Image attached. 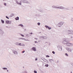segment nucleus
Listing matches in <instances>:
<instances>
[{"label": "nucleus", "mask_w": 73, "mask_h": 73, "mask_svg": "<svg viewBox=\"0 0 73 73\" xmlns=\"http://www.w3.org/2000/svg\"><path fill=\"white\" fill-rule=\"evenodd\" d=\"M66 45L67 46H72L73 45V44L70 43H69V42H67L66 43Z\"/></svg>", "instance_id": "f257e3e1"}, {"label": "nucleus", "mask_w": 73, "mask_h": 73, "mask_svg": "<svg viewBox=\"0 0 73 73\" xmlns=\"http://www.w3.org/2000/svg\"><path fill=\"white\" fill-rule=\"evenodd\" d=\"M59 25H63V23L62 22H60L58 24V25L59 27Z\"/></svg>", "instance_id": "f03ea898"}, {"label": "nucleus", "mask_w": 73, "mask_h": 73, "mask_svg": "<svg viewBox=\"0 0 73 73\" xmlns=\"http://www.w3.org/2000/svg\"><path fill=\"white\" fill-rule=\"evenodd\" d=\"M15 19L16 20H19V18L18 17H17L15 18Z\"/></svg>", "instance_id": "7ed1b4c3"}, {"label": "nucleus", "mask_w": 73, "mask_h": 73, "mask_svg": "<svg viewBox=\"0 0 73 73\" xmlns=\"http://www.w3.org/2000/svg\"><path fill=\"white\" fill-rule=\"evenodd\" d=\"M6 23L7 24H8L9 23V21H6Z\"/></svg>", "instance_id": "20e7f679"}, {"label": "nucleus", "mask_w": 73, "mask_h": 73, "mask_svg": "<svg viewBox=\"0 0 73 73\" xmlns=\"http://www.w3.org/2000/svg\"><path fill=\"white\" fill-rule=\"evenodd\" d=\"M33 50L34 51H36V48L35 47H33Z\"/></svg>", "instance_id": "39448f33"}, {"label": "nucleus", "mask_w": 73, "mask_h": 73, "mask_svg": "<svg viewBox=\"0 0 73 73\" xmlns=\"http://www.w3.org/2000/svg\"><path fill=\"white\" fill-rule=\"evenodd\" d=\"M17 3L18 4H19V5H21V3L18 2H17Z\"/></svg>", "instance_id": "423d86ee"}, {"label": "nucleus", "mask_w": 73, "mask_h": 73, "mask_svg": "<svg viewBox=\"0 0 73 73\" xmlns=\"http://www.w3.org/2000/svg\"><path fill=\"white\" fill-rule=\"evenodd\" d=\"M1 21L3 24H4V21L3 20H1Z\"/></svg>", "instance_id": "0eeeda50"}, {"label": "nucleus", "mask_w": 73, "mask_h": 73, "mask_svg": "<svg viewBox=\"0 0 73 73\" xmlns=\"http://www.w3.org/2000/svg\"><path fill=\"white\" fill-rule=\"evenodd\" d=\"M19 25V26H21V27H23V25L21 24L19 25Z\"/></svg>", "instance_id": "6e6552de"}, {"label": "nucleus", "mask_w": 73, "mask_h": 73, "mask_svg": "<svg viewBox=\"0 0 73 73\" xmlns=\"http://www.w3.org/2000/svg\"><path fill=\"white\" fill-rule=\"evenodd\" d=\"M14 53L15 54H17V52L16 51H15L14 52Z\"/></svg>", "instance_id": "1a4fd4ad"}, {"label": "nucleus", "mask_w": 73, "mask_h": 73, "mask_svg": "<svg viewBox=\"0 0 73 73\" xmlns=\"http://www.w3.org/2000/svg\"><path fill=\"white\" fill-rule=\"evenodd\" d=\"M14 16L13 14H11V17H13Z\"/></svg>", "instance_id": "9d476101"}, {"label": "nucleus", "mask_w": 73, "mask_h": 73, "mask_svg": "<svg viewBox=\"0 0 73 73\" xmlns=\"http://www.w3.org/2000/svg\"><path fill=\"white\" fill-rule=\"evenodd\" d=\"M45 66H46V67H48V64H46L45 65Z\"/></svg>", "instance_id": "9b49d317"}, {"label": "nucleus", "mask_w": 73, "mask_h": 73, "mask_svg": "<svg viewBox=\"0 0 73 73\" xmlns=\"http://www.w3.org/2000/svg\"><path fill=\"white\" fill-rule=\"evenodd\" d=\"M48 29H51V28L49 27H48Z\"/></svg>", "instance_id": "f8f14e48"}, {"label": "nucleus", "mask_w": 73, "mask_h": 73, "mask_svg": "<svg viewBox=\"0 0 73 73\" xmlns=\"http://www.w3.org/2000/svg\"><path fill=\"white\" fill-rule=\"evenodd\" d=\"M45 27H46V28H48V26H47L46 25H45Z\"/></svg>", "instance_id": "ddd939ff"}, {"label": "nucleus", "mask_w": 73, "mask_h": 73, "mask_svg": "<svg viewBox=\"0 0 73 73\" xmlns=\"http://www.w3.org/2000/svg\"><path fill=\"white\" fill-rule=\"evenodd\" d=\"M3 69H4L6 70H7V68H3Z\"/></svg>", "instance_id": "4468645a"}, {"label": "nucleus", "mask_w": 73, "mask_h": 73, "mask_svg": "<svg viewBox=\"0 0 73 73\" xmlns=\"http://www.w3.org/2000/svg\"><path fill=\"white\" fill-rule=\"evenodd\" d=\"M38 25H40V23H38Z\"/></svg>", "instance_id": "2eb2a0df"}, {"label": "nucleus", "mask_w": 73, "mask_h": 73, "mask_svg": "<svg viewBox=\"0 0 73 73\" xmlns=\"http://www.w3.org/2000/svg\"><path fill=\"white\" fill-rule=\"evenodd\" d=\"M65 55H66V56H68V54H67V53H66L65 54Z\"/></svg>", "instance_id": "dca6fc26"}, {"label": "nucleus", "mask_w": 73, "mask_h": 73, "mask_svg": "<svg viewBox=\"0 0 73 73\" xmlns=\"http://www.w3.org/2000/svg\"><path fill=\"white\" fill-rule=\"evenodd\" d=\"M34 72L35 73H37V71H34Z\"/></svg>", "instance_id": "f3484780"}, {"label": "nucleus", "mask_w": 73, "mask_h": 73, "mask_svg": "<svg viewBox=\"0 0 73 73\" xmlns=\"http://www.w3.org/2000/svg\"><path fill=\"white\" fill-rule=\"evenodd\" d=\"M6 18H7V19H9V18L8 17L6 16Z\"/></svg>", "instance_id": "a211bd4d"}, {"label": "nucleus", "mask_w": 73, "mask_h": 73, "mask_svg": "<svg viewBox=\"0 0 73 73\" xmlns=\"http://www.w3.org/2000/svg\"><path fill=\"white\" fill-rule=\"evenodd\" d=\"M52 53H53V54H54V53H55V52H54V51H52Z\"/></svg>", "instance_id": "6ab92c4d"}, {"label": "nucleus", "mask_w": 73, "mask_h": 73, "mask_svg": "<svg viewBox=\"0 0 73 73\" xmlns=\"http://www.w3.org/2000/svg\"><path fill=\"white\" fill-rule=\"evenodd\" d=\"M46 57H49V56L48 55H46Z\"/></svg>", "instance_id": "aec40b11"}, {"label": "nucleus", "mask_w": 73, "mask_h": 73, "mask_svg": "<svg viewBox=\"0 0 73 73\" xmlns=\"http://www.w3.org/2000/svg\"><path fill=\"white\" fill-rule=\"evenodd\" d=\"M21 35L22 36V37H24V35H23L21 34Z\"/></svg>", "instance_id": "412c9836"}, {"label": "nucleus", "mask_w": 73, "mask_h": 73, "mask_svg": "<svg viewBox=\"0 0 73 73\" xmlns=\"http://www.w3.org/2000/svg\"><path fill=\"white\" fill-rule=\"evenodd\" d=\"M4 5H5V6H6V3H4Z\"/></svg>", "instance_id": "4be33fe9"}, {"label": "nucleus", "mask_w": 73, "mask_h": 73, "mask_svg": "<svg viewBox=\"0 0 73 73\" xmlns=\"http://www.w3.org/2000/svg\"><path fill=\"white\" fill-rule=\"evenodd\" d=\"M25 52V51H23L22 52V53H24Z\"/></svg>", "instance_id": "5701e85b"}, {"label": "nucleus", "mask_w": 73, "mask_h": 73, "mask_svg": "<svg viewBox=\"0 0 73 73\" xmlns=\"http://www.w3.org/2000/svg\"><path fill=\"white\" fill-rule=\"evenodd\" d=\"M35 61H37V58H36L35 59Z\"/></svg>", "instance_id": "b1692460"}, {"label": "nucleus", "mask_w": 73, "mask_h": 73, "mask_svg": "<svg viewBox=\"0 0 73 73\" xmlns=\"http://www.w3.org/2000/svg\"><path fill=\"white\" fill-rule=\"evenodd\" d=\"M21 44L20 43L19 44V45L21 46Z\"/></svg>", "instance_id": "393cba45"}, {"label": "nucleus", "mask_w": 73, "mask_h": 73, "mask_svg": "<svg viewBox=\"0 0 73 73\" xmlns=\"http://www.w3.org/2000/svg\"><path fill=\"white\" fill-rule=\"evenodd\" d=\"M35 40H37V38H35Z\"/></svg>", "instance_id": "a878e982"}, {"label": "nucleus", "mask_w": 73, "mask_h": 73, "mask_svg": "<svg viewBox=\"0 0 73 73\" xmlns=\"http://www.w3.org/2000/svg\"><path fill=\"white\" fill-rule=\"evenodd\" d=\"M35 43H37V41H35Z\"/></svg>", "instance_id": "bb28decb"}, {"label": "nucleus", "mask_w": 73, "mask_h": 73, "mask_svg": "<svg viewBox=\"0 0 73 73\" xmlns=\"http://www.w3.org/2000/svg\"><path fill=\"white\" fill-rule=\"evenodd\" d=\"M31 35H32V33H31Z\"/></svg>", "instance_id": "cd10ccee"}, {"label": "nucleus", "mask_w": 73, "mask_h": 73, "mask_svg": "<svg viewBox=\"0 0 73 73\" xmlns=\"http://www.w3.org/2000/svg\"><path fill=\"white\" fill-rule=\"evenodd\" d=\"M7 0H3V1H6Z\"/></svg>", "instance_id": "c85d7f7f"}, {"label": "nucleus", "mask_w": 73, "mask_h": 73, "mask_svg": "<svg viewBox=\"0 0 73 73\" xmlns=\"http://www.w3.org/2000/svg\"><path fill=\"white\" fill-rule=\"evenodd\" d=\"M71 73H72V72H71Z\"/></svg>", "instance_id": "c756f323"}, {"label": "nucleus", "mask_w": 73, "mask_h": 73, "mask_svg": "<svg viewBox=\"0 0 73 73\" xmlns=\"http://www.w3.org/2000/svg\"><path fill=\"white\" fill-rule=\"evenodd\" d=\"M7 72H8V70H7Z\"/></svg>", "instance_id": "7c9ffc66"}, {"label": "nucleus", "mask_w": 73, "mask_h": 73, "mask_svg": "<svg viewBox=\"0 0 73 73\" xmlns=\"http://www.w3.org/2000/svg\"><path fill=\"white\" fill-rule=\"evenodd\" d=\"M62 8H63V7H62Z\"/></svg>", "instance_id": "2f4dec72"}, {"label": "nucleus", "mask_w": 73, "mask_h": 73, "mask_svg": "<svg viewBox=\"0 0 73 73\" xmlns=\"http://www.w3.org/2000/svg\"><path fill=\"white\" fill-rule=\"evenodd\" d=\"M57 62H58V61H57Z\"/></svg>", "instance_id": "473e14b6"}]
</instances>
